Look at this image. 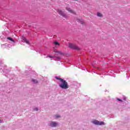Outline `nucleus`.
Returning a JSON list of instances; mask_svg holds the SVG:
<instances>
[{
    "label": "nucleus",
    "mask_w": 130,
    "mask_h": 130,
    "mask_svg": "<svg viewBox=\"0 0 130 130\" xmlns=\"http://www.w3.org/2000/svg\"><path fill=\"white\" fill-rule=\"evenodd\" d=\"M123 100H124V101L126 100V97L123 96Z\"/></svg>",
    "instance_id": "nucleus-20"
},
{
    "label": "nucleus",
    "mask_w": 130,
    "mask_h": 130,
    "mask_svg": "<svg viewBox=\"0 0 130 130\" xmlns=\"http://www.w3.org/2000/svg\"><path fill=\"white\" fill-rule=\"evenodd\" d=\"M58 13L59 15H60L61 16H62V17H63V18H65V19H68V15L64 14V13H63L62 11L60 10H58Z\"/></svg>",
    "instance_id": "nucleus-5"
},
{
    "label": "nucleus",
    "mask_w": 130,
    "mask_h": 130,
    "mask_svg": "<svg viewBox=\"0 0 130 130\" xmlns=\"http://www.w3.org/2000/svg\"><path fill=\"white\" fill-rule=\"evenodd\" d=\"M77 22H78V23H80L81 24H84V21L81 19H77Z\"/></svg>",
    "instance_id": "nucleus-12"
},
{
    "label": "nucleus",
    "mask_w": 130,
    "mask_h": 130,
    "mask_svg": "<svg viewBox=\"0 0 130 130\" xmlns=\"http://www.w3.org/2000/svg\"><path fill=\"white\" fill-rule=\"evenodd\" d=\"M55 79L58 80L60 82V84H59L60 88L61 89H69V86L68 82L64 79L59 78V77H55Z\"/></svg>",
    "instance_id": "nucleus-1"
},
{
    "label": "nucleus",
    "mask_w": 130,
    "mask_h": 130,
    "mask_svg": "<svg viewBox=\"0 0 130 130\" xmlns=\"http://www.w3.org/2000/svg\"><path fill=\"white\" fill-rule=\"evenodd\" d=\"M55 45H59V43L57 42H55L54 43Z\"/></svg>",
    "instance_id": "nucleus-18"
},
{
    "label": "nucleus",
    "mask_w": 130,
    "mask_h": 130,
    "mask_svg": "<svg viewBox=\"0 0 130 130\" xmlns=\"http://www.w3.org/2000/svg\"><path fill=\"white\" fill-rule=\"evenodd\" d=\"M7 39H8V40H10V41H12V45H12V46H14V44H15V41H14V40L13 39V38H11V37H8V38H7Z\"/></svg>",
    "instance_id": "nucleus-8"
},
{
    "label": "nucleus",
    "mask_w": 130,
    "mask_h": 130,
    "mask_svg": "<svg viewBox=\"0 0 130 130\" xmlns=\"http://www.w3.org/2000/svg\"><path fill=\"white\" fill-rule=\"evenodd\" d=\"M2 48H7L9 49L10 47H12V45L11 44H5L1 45Z\"/></svg>",
    "instance_id": "nucleus-6"
},
{
    "label": "nucleus",
    "mask_w": 130,
    "mask_h": 130,
    "mask_svg": "<svg viewBox=\"0 0 130 130\" xmlns=\"http://www.w3.org/2000/svg\"><path fill=\"white\" fill-rule=\"evenodd\" d=\"M117 100H118V101H120V102L122 101V100H120L119 99H117Z\"/></svg>",
    "instance_id": "nucleus-21"
},
{
    "label": "nucleus",
    "mask_w": 130,
    "mask_h": 130,
    "mask_svg": "<svg viewBox=\"0 0 130 130\" xmlns=\"http://www.w3.org/2000/svg\"><path fill=\"white\" fill-rule=\"evenodd\" d=\"M59 124V123L57 122L51 121L49 122L48 125L51 127H56Z\"/></svg>",
    "instance_id": "nucleus-3"
},
{
    "label": "nucleus",
    "mask_w": 130,
    "mask_h": 130,
    "mask_svg": "<svg viewBox=\"0 0 130 130\" xmlns=\"http://www.w3.org/2000/svg\"><path fill=\"white\" fill-rule=\"evenodd\" d=\"M55 53H56L57 54H63V53H62V52L61 51H57L55 52Z\"/></svg>",
    "instance_id": "nucleus-14"
},
{
    "label": "nucleus",
    "mask_w": 130,
    "mask_h": 130,
    "mask_svg": "<svg viewBox=\"0 0 130 130\" xmlns=\"http://www.w3.org/2000/svg\"><path fill=\"white\" fill-rule=\"evenodd\" d=\"M61 58V57L60 56H55V57H54L55 60H57V61H59V60H60Z\"/></svg>",
    "instance_id": "nucleus-10"
},
{
    "label": "nucleus",
    "mask_w": 130,
    "mask_h": 130,
    "mask_svg": "<svg viewBox=\"0 0 130 130\" xmlns=\"http://www.w3.org/2000/svg\"><path fill=\"white\" fill-rule=\"evenodd\" d=\"M74 1H78V0H74Z\"/></svg>",
    "instance_id": "nucleus-23"
},
{
    "label": "nucleus",
    "mask_w": 130,
    "mask_h": 130,
    "mask_svg": "<svg viewBox=\"0 0 130 130\" xmlns=\"http://www.w3.org/2000/svg\"><path fill=\"white\" fill-rule=\"evenodd\" d=\"M66 10L68 11V12H70L71 14H73L74 15H76V12L74 11L72 9L69 7L66 8Z\"/></svg>",
    "instance_id": "nucleus-7"
},
{
    "label": "nucleus",
    "mask_w": 130,
    "mask_h": 130,
    "mask_svg": "<svg viewBox=\"0 0 130 130\" xmlns=\"http://www.w3.org/2000/svg\"><path fill=\"white\" fill-rule=\"evenodd\" d=\"M22 39L23 42H25V43H26V44H28V45H30V43L26 39H25V37H22Z\"/></svg>",
    "instance_id": "nucleus-9"
},
{
    "label": "nucleus",
    "mask_w": 130,
    "mask_h": 130,
    "mask_svg": "<svg viewBox=\"0 0 130 130\" xmlns=\"http://www.w3.org/2000/svg\"><path fill=\"white\" fill-rule=\"evenodd\" d=\"M34 110L35 111H38L39 109H38V108H35L34 109Z\"/></svg>",
    "instance_id": "nucleus-19"
},
{
    "label": "nucleus",
    "mask_w": 130,
    "mask_h": 130,
    "mask_svg": "<svg viewBox=\"0 0 130 130\" xmlns=\"http://www.w3.org/2000/svg\"><path fill=\"white\" fill-rule=\"evenodd\" d=\"M69 46L70 48H72V49H76L77 50H79L80 49V48H79V47L73 44L70 43Z\"/></svg>",
    "instance_id": "nucleus-4"
},
{
    "label": "nucleus",
    "mask_w": 130,
    "mask_h": 130,
    "mask_svg": "<svg viewBox=\"0 0 130 130\" xmlns=\"http://www.w3.org/2000/svg\"><path fill=\"white\" fill-rule=\"evenodd\" d=\"M3 72H4V73H9V70H4V71H3Z\"/></svg>",
    "instance_id": "nucleus-17"
},
{
    "label": "nucleus",
    "mask_w": 130,
    "mask_h": 130,
    "mask_svg": "<svg viewBox=\"0 0 130 130\" xmlns=\"http://www.w3.org/2000/svg\"><path fill=\"white\" fill-rule=\"evenodd\" d=\"M91 123L95 125H105V123L103 121H99L97 120H93Z\"/></svg>",
    "instance_id": "nucleus-2"
},
{
    "label": "nucleus",
    "mask_w": 130,
    "mask_h": 130,
    "mask_svg": "<svg viewBox=\"0 0 130 130\" xmlns=\"http://www.w3.org/2000/svg\"><path fill=\"white\" fill-rule=\"evenodd\" d=\"M47 57H50V58H54L55 57V56H47Z\"/></svg>",
    "instance_id": "nucleus-16"
},
{
    "label": "nucleus",
    "mask_w": 130,
    "mask_h": 130,
    "mask_svg": "<svg viewBox=\"0 0 130 130\" xmlns=\"http://www.w3.org/2000/svg\"><path fill=\"white\" fill-rule=\"evenodd\" d=\"M31 82H32L34 84H37V83H38V81H37L36 79H32Z\"/></svg>",
    "instance_id": "nucleus-13"
},
{
    "label": "nucleus",
    "mask_w": 130,
    "mask_h": 130,
    "mask_svg": "<svg viewBox=\"0 0 130 130\" xmlns=\"http://www.w3.org/2000/svg\"><path fill=\"white\" fill-rule=\"evenodd\" d=\"M54 117L56 118H60V115H55L54 116Z\"/></svg>",
    "instance_id": "nucleus-15"
},
{
    "label": "nucleus",
    "mask_w": 130,
    "mask_h": 130,
    "mask_svg": "<svg viewBox=\"0 0 130 130\" xmlns=\"http://www.w3.org/2000/svg\"><path fill=\"white\" fill-rule=\"evenodd\" d=\"M97 16L98 17H100V18H102V17H103V14H102L101 13L98 12Z\"/></svg>",
    "instance_id": "nucleus-11"
},
{
    "label": "nucleus",
    "mask_w": 130,
    "mask_h": 130,
    "mask_svg": "<svg viewBox=\"0 0 130 130\" xmlns=\"http://www.w3.org/2000/svg\"><path fill=\"white\" fill-rule=\"evenodd\" d=\"M0 123H3V121H2V120L0 119Z\"/></svg>",
    "instance_id": "nucleus-22"
}]
</instances>
